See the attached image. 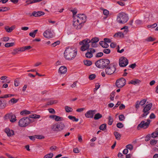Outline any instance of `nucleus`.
<instances>
[{"label": "nucleus", "instance_id": "obj_40", "mask_svg": "<svg viewBox=\"0 0 158 158\" xmlns=\"http://www.w3.org/2000/svg\"><path fill=\"white\" fill-rule=\"evenodd\" d=\"M152 138H156L158 136V131H155L153 133H152Z\"/></svg>", "mask_w": 158, "mask_h": 158}, {"label": "nucleus", "instance_id": "obj_13", "mask_svg": "<svg viewBox=\"0 0 158 158\" xmlns=\"http://www.w3.org/2000/svg\"><path fill=\"white\" fill-rule=\"evenodd\" d=\"M73 26L74 28L77 29H80L82 26V23H80L78 20V19H77L74 17L73 20Z\"/></svg>", "mask_w": 158, "mask_h": 158}, {"label": "nucleus", "instance_id": "obj_7", "mask_svg": "<svg viewBox=\"0 0 158 158\" xmlns=\"http://www.w3.org/2000/svg\"><path fill=\"white\" fill-rule=\"evenodd\" d=\"M150 120L149 119L147 120V122H145L144 121H142L137 126V129L139 130L140 128H143V129H145L147 128L150 123Z\"/></svg>", "mask_w": 158, "mask_h": 158}, {"label": "nucleus", "instance_id": "obj_24", "mask_svg": "<svg viewBox=\"0 0 158 158\" xmlns=\"http://www.w3.org/2000/svg\"><path fill=\"white\" fill-rule=\"evenodd\" d=\"M40 115L36 114H32L30 115L29 116V118H40Z\"/></svg>", "mask_w": 158, "mask_h": 158}, {"label": "nucleus", "instance_id": "obj_12", "mask_svg": "<svg viewBox=\"0 0 158 158\" xmlns=\"http://www.w3.org/2000/svg\"><path fill=\"white\" fill-rule=\"evenodd\" d=\"M74 17L77 19H78V20L82 23L86 21V17L84 14H79L77 15L74 16Z\"/></svg>", "mask_w": 158, "mask_h": 158}, {"label": "nucleus", "instance_id": "obj_61", "mask_svg": "<svg viewBox=\"0 0 158 158\" xmlns=\"http://www.w3.org/2000/svg\"><path fill=\"white\" fill-rule=\"evenodd\" d=\"M29 35L33 38H34L35 36V34L33 31L30 33H29Z\"/></svg>", "mask_w": 158, "mask_h": 158}, {"label": "nucleus", "instance_id": "obj_26", "mask_svg": "<svg viewBox=\"0 0 158 158\" xmlns=\"http://www.w3.org/2000/svg\"><path fill=\"white\" fill-rule=\"evenodd\" d=\"M31 113L30 111L27 110H23L20 112V114L22 115H27L31 114Z\"/></svg>", "mask_w": 158, "mask_h": 158}, {"label": "nucleus", "instance_id": "obj_53", "mask_svg": "<svg viewBox=\"0 0 158 158\" xmlns=\"http://www.w3.org/2000/svg\"><path fill=\"white\" fill-rule=\"evenodd\" d=\"M146 101V100L145 99H143V100H142L139 102L140 105L141 106H143L145 103Z\"/></svg>", "mask_w": 158, "mask_h": 158}, {"label": "nucleus", "instance_id": "obj_56", "mask_svg": "<svg viewBox=\"0 0 158 158\" xmlns=\"http://www.w3.org/2000/svg\"><path fill=\"white\" fill-rule=\"evenodd\" d=\"M128 27L127 26H125L124 27H123L121 28V30L125 29L124 31H126V32H128Z\"/></svg>", "mask_w": 158, "mask_h": 158}, {"label": "nucleus", "instance_id": "obj_2", "mask_svg": "<svg viewBox=\"0 0 158 158\" xmlns=\"http://www.w3.org/2000/svg\"><path fill=\"white\" fill-rule=\"evenodd\" d=\"M128 19L127 15L124 12H122L118 15L117 21L119 23L124 24L126 23Z\"/></svg>", "mask_w": 158, "mask_h": 158}, {"label": "nucleus", "instance_id": "obj_33", "mask_svg": "<svg viewBox=\"0 0 158 158\" xmlns=\"http://www.w3.org/2000/svg\"><path fill=\"white\" fill-rule=\"evenodd\" d=\"M115 37H123L124 36L122 32H118L116 33L114 35Z\"/></svg>", "mask_w": 158, "mask_h": 158}, {"label": "nucleus", "instance_id": "obj_50", "mask_svg": "<svg viewBox=\"0 0 158 158\" xmlns=\"http://www.w3.org/2000/svg\"><path fill=\"white\" fill-rule=\"evenodd\" d=\"M60 44V41H57L56 42H55L53 43L52 44V46L53 47H55L56 45L59 44Z\"/></svg>", "mask_w": 158, "mask_h": 158}, {"label": "nucleus", "instance_id": "obj_5", "mask_svg": "<svg viewBox=\"0 0 158 158\" xmlns=\"http://www.w3.org/2000/svg\"><path fill=\"white\" fill-rule=\"evenodd\" d=\"M31 120L28 117H24L21 118L19 122V125L20 127H25L27 126L31 123Z\"/></svg>", "mask_w": 158, "mask_h": 158}, {"label": "nucleus", "instance_id": "obj_55", "mask_svg": "<svg viewBox=\"0 0 158 158\" xmlns=\"http://www.w3.org/2000/svg\"><path fill=\"white\" fill-rule=\"evenodd\" d=\"M85 110V108H78L76 110V111L78 112H82L83 110Z\"/></svg>", "mask_w": 158, "mask_h": 158}, {"label": "nucleus", "instance_id": "obj_19", "mask_svg": "<svg viewBox=\"0 0 158 158\" xmlns=\"http://www.w3.org/2000/svg\"><path fill=\"white\" fill-rule=\"evenodd\" d=\"M67 69L65 66H61L59 68L58 70V72L60 74H65L67 72Z\"/></svg>", "mask_w": 158, "mask_h": 158}, {"label": "nucleus", "instance_id": "obj_27", "mask_svg": "<svg viewBox=\"0 0 158 158\" xmlns=\"http://www.w3.org/2000/svg\"><path fill=\"white\" fill-rule=\"evenodd\" d=\"M68 118L70 120H72L73 121H75L77 122L78 121L79 119L78 118H76L75 117L71 115H69L68 116Z\"/></svg>", "mask_w": 158, "mask_h": 158}, {"label": "nucleus", "instance_id": "obj_10", "mask_svg": "<svg viewBox=\"0 0 158 158\" xmlns=\"http://www.w3.org/2000/svg\"><path fill=\"white\" fill-rule=\"evenodd\" d=\"M126 82V80L123 78H121L117 80L116 85L118 88H121L125 85Z\"/></svg>", "mask_w": 158, "mask_h": 158}, {"label": "nucleus", "instance_id": "obj_39", "mask_svg": "<svg viewBox=\"0 0 158 158\" xmlns=\"http://www.w3.org/2000/svg\"><path fill=\"white\" fill-rule=\"evenodd\" d=\"M53 156V154L52 153H50L45 155L44 158H52Z\"/></svg>", "mask_w": 158, "mask_h": 158}, {"label": "nucleus", "instance_id": "obj_47", "mask_svg": "<svg viewBox=\"0 0 158 158\" xmlns=\"http://www.w3.org/2000/svg\"><path fill=\"white\" fill-rule=\"evenodd\" d=\"M126 148L127 149H129L130 150H131L133 149V146L131 144H128L126 146Z\"/></svg>", "mask_w": 158, "mask_h": 158}, {"label": "nucleus", "instance_id": "obj_59", "mask_svg": "<svg viewBox=\"0 0 158 158\" xmlns=\"http://www.w3.org/2000/svg\"><path fill=\"white\" fill-rule=\"evenodd\" d=\"M109 45L106 42H104V44H103V45L102 46V47L103 48H107L108 47Z\"/></svg>", "mask_w": 158, "mask_h": 158}, {"label": "nucleus", "instance_id": "obj_52", "mask_svg": "<svg viewBox=\"0 0 158 158\" xmlns=\"http://www.w3.org/2000/svg\"><path fill=\"white\" fill-rule=\"evenodd\" d=\"M117 52H118V53H123L124 52V49H122L120 50H119V45H118V47H117Z\"/></svg>", "mask_w": 158, "mask_h": 158}, {"label": "nucleus", "instance_id": "obj_63", "mask_svg": "<svg viewBox=\"0 0 158 158\" xmlns=\"http://www.w3.org/2000/svg\"><path fill=\"white\" fill-rule=\"evenodd\" d=\"M114 93H111L110 95V99L111 100L113 101L114 100Z\"/></svg>", "mask_w": 158, "mask_h": 158}, {"label": "nucleus", "instance_id": "obj_45", "mask_svg": "<svg viewBox=\"0 0 158 158\" xmlns=\"http://www.w3.org/2000/svg\"><path fill=\"white\" fill-rule=\"evenodd\" d=\"M125 118L123 114L119 115V120L121 121H124L125 119Z\"/></svg>", "mask_w": 158, "mask_h": 158}, {"label": "nucleus", "instance_id": "obj_9", "mask_svg": "<svg viewBox=\"0 0 158 158\" xmlns=\"http://www.w3.org/2000/svg\"><path fill=\"white\" fill-rule=\"evenodd\" d=\"M152 106V103H150L146 106L143 110V113L142 115L143 117H145L149 113V110Z\"/></svg>", "mask_w": 158, "mask_h": 158}, {"label": "nucleus", "instance_id": "obj_22", "mask_svg": "<svg viewBox=\"0 0 158 158\" xmlns=\"http://www.w3.org/2000/svg\"><path fill=\"white\" fill-rule=\"evenodd\" d=\"M140 81L138 79H135L130 81L129 84H131L134 85H136L139 84Z\"/></svg>", "mask_w": 158, "mask_h": 158}, {"label": "nucleus", "instance_id": "obj_32", "mask_svg": "<svg viewBox=\"0 0 158 158\" xmlns=\"http://www.w3.org/2000/svg\"><path fill=\"white\" fill-rule=\"evenodd\" d=\"M65 110L66 112H69L72 111L73 110V109L71 107L68 106H65Z\"/></svg>", "mask_w": 158, "mask_h": 158}, {"label": "nucleus", "instance_id": "obj_3", "mask_svg": "<svg viewBox=\"0 0 158 158\" xmlns=\"http://www.w3.org/2000/svg\"><path fill=\"white\" fill-rule=\"evenodd\" d=\"M110 63V60L107 59H102L97 60L95 63L96 66L100 69L106 68Z\"/></svg>", "mask_w": 158, "mask_h": 158}, {"label": "nucleus", "instance_id": "obj_30", "mask_svg": "<svg viewBox=\"0 0 158 158\" xmlns=\"http://www.w3.org/2000/svg\"><path fill=\"white\" fill-rule=\"evenodd\" d=\"M114 135L115 137V138L117 140H119L120 139L121 135L118 132H115Z\"/></svg>", "mask_w": 158, "mask_h": 158}, {"label": "nucleus", "instance_id": "obj_42", "mask_svg": "<svg viewBox=\"0 0 158 158\" xmlns=\"http://www.w3.org/2000/svg\"><path fill=\"white\" fill-rule=\"evenodd\" d=\"M157 141L155 139L151 140L150 141V144L152 145H154L157 143Z\"/></svg>", "mask_w": 158, "mask_h": 158}, {"label": "nucleus", "instance_id": "obj_1", "mask_svg": "<svg viewBox=\"0 0 158 158\" xmlns=\"http://www.w3.org/2000/svg\"><path fill=\"white\" fill-rule=\"evenodd\" d=\"M77 53V51L76 48L69 47L66 48L64 52V56L67 60H72L75 58Z\"/></svg>", "mask_w": 158, "mask_h": 158}, {"label": "nucleus", "instance_id": "obj_54", "mask_svg": "<svg viewBox=\"0 0 158 158\" xmlns=\"http://www.w3.org/2000/svg\"><path fill=\"white\" fill-rule=\"evenodd\" d=\"M135 23L136 24L139 25L142 24V21L141 20L138 19L136 20Z\"/></svg>", "mask_w": 158, "mask_h": 158}, {"label": "nucleus", "instance_id": "obj_34", "mask_svg": "<svg viewBox=\"0 0 158 158\" xmlns=\"http://www.w3.org/2000/svg\"><path fill=\"white\" fill-rule=\"evenodd\" d=\"M108 120L109 121L108 124L109 125H111L112 124L113 121V118L111 116H109L108 118Z\"/></svg>", "mask_w": 158, "mask_h": 158}, {"label": "nucleus", "instance_id": "obj_36", "mask_svg": "<svg viewBox=\"0 0 158 158\" xmlns=\"http://www.w3.org/2000/svg\"><path fill=\"white\" fill-rule=\"evenodd\" d=\"M18 101L17 99H16L15 98H12L11 99L9 102V103H11L12 104H14L16 103Z\"/></svg>", "mask_w": 158, "mask_h": 158}, {"label": "nucleus", "instance_id": "obj_57", "mask_svg": "<svg viewBox=\"0 0 158 158\" xmlns=\"http://www.w3.org/2000/svg\"><path fill=\"white\" fill-rule=\"evenodd\" d=\"M10 94H7L4 95L3 96H1L0 98H8L10 97L9 96Z\"/></svg>", "mask_w": 158, "mask_h": 158}, {"label": "nucleus", "instance_id": "obj_6", "mask_svg": "<svg viewBox=\"0 0 158 158\" xmlns=\"http://www.w3.org/2000/svg\"><path fill=\"white\" fill-rule=\"evenodd\" d=\"M64 127V125L63 123H60L52 124L51 126V129L54 131H58L63 130Z\"/></svg>", "mask_w": 158, "mask_h": 158}, {"label": "nucleus", "instance_id": "obj_29", "mask_svg": "<svg viewBox=\"0 0 158 158\" xmlns=\"http://www.w3.org/2000/svg\"><path fill=\"white\" fill-rule=\"evenodd\" d=\"M85 56L88 58H91L93 56V54L89 50L85 54Z\"/></svg>", "mask_w": 158, "mask_h": 158}, {"label": "nucleus", "instance_id": "obj_31", "mask_svg": "<svg viewBox=\"0 0 158 158\" xmlns=\"http://www.w3.org/2000/svg\"><path fill=\"white\" fill-rule=\"evenodd\" d=\"M102 116V115L101 114L98 113L95 115L94 118L95 120H97L101 118Z\"/></svg>", "mask_w": 158, "mask_h": 158}, {"label": "nucleus", "instance_id": "obj_21", "mask_svg": "<svg viewBox=\"0 0 158 158\" xmlns=\"http://www.w3.org/2000/svg\"><path fill=\"white\" fill-rule=\"evenodd\" d=\"M15 28V25L12 26L11 27H10L8 26H6L5 27V29L8 32H11Z\"/></svg>", "mask_w": 158, "mask_h": 158}, {"label": "nucleus", "instance_id": "obj_25", "mask_svg": "<svg viewBox=\"0 0 158 158\" xmlns=\"http://www.w3.org/2000/svg\"><path fill=\"white\" fill-rule=\"evenodd\" d=\"M42 0H33L31 1H27L26 2L27 3L25 5L26 6L28 4H32L33 3H35L37 2H40Z\"/></svg>", "mask_w": 158, "mask_h": 158}, {"label": "nucleus", "instance_id": "obj_46", "mask_svg": "<svg viewBox=\"0 0 158 158\" xmlns=\"http://www.w3.org/2000/svg\"><path fill=\"white\" fill-rule=\"evenodd\" d=\"M103 14L107 16L109 14V11L105 9H103Z\"/></svg>", "mask_w": 158, "mask_h": 158}, {"label": "nucleus", "instance_id": "obj_35", "mask_svg": "<svg viewBox=\"0 0 158 158\" xmlns=\"http://www.w3.org/2000/svg\"><path fill=\"white\" fill-rule=\"evenodd\" d=\"M14 45V43H7L5 44V46L7 48H8L11 47H12Z\"/></svg>", "mask_w": 158, "mask_h": 158}, {"label": "nucleus", "instance_id": "obj_64", "mask_svg": "<svg viewBox=\"0 0 158 158\" xmlns=\"http://www.w3.org/2000/svg\"><path fill=\"white\" fill-rule=\"evenodd\" d=\"M136 65L135 63L132 64L129 66V67L132 69H134L136 66Z\"/></svg>", "mask_w": 158, "mask_h": 158}, {"label": "nucleus", "instance_id": "obj_62", "mask_svg": "<svg viewBox=\"0 0 158 158\" xmlns=\"http://www.w3.org/2000/svg\"><path fill=\"white\" fill-rule=\"evenodd\" d=\"M9 40V38L8 37H5L2 38V41L5 42L8 41Z\"/></svg>", "mask_w": 158, "mask_h": 158}, {"label": "nucleus", "instance_id": "obj_14", "mask_svg": "<svg viewBox=\"0 0 158 158\" xmlns=\"http://www.w3.org/2000/svg\"><path fill=\"white\" fill-rule=\"evenodd\" d=\"M43 35L45 38L48 39L52 38L54 36L52 32L49 29L45 31L43 33Z\"/></svg>", "mask_w": 158, "mask_h": 158}, {"label": "nucleus", "instance_id": "obj_58", "mask_svg": "<svg viewBox=\"0 0 158 158\" xmlns=\"http://www.w3.org/2000/svg\"><path fill=\"white\" fill-rule=\"evenodd\" d=\"M71 11L72 12V13H73V17L74 16H74V15H75L76 14V13H77V10L75 9H73L71 10Z\"/></svg>", "mask_w": 158, "mask_h": 158}, {"label": "nucleus", "instance_id": "obj_20", "mask_svg": "<svg viewBox=\"0 0 158 158\" xmlns=\"http://www.w3.org/2000/svg\"><path fill=\"white\" fill-rule=\"evenodd\" d=\"M44 14V13L42 11H34L32 13V15L35 17L40 16Z\"/></svg>", "mask_w": 158, "mask_h": 158}, {"label": "nucleus", "instance_id": "obj_4", "mask_svg": "<svg viewBox=\"0 0 158 158\" xmlns=\"http://www.w3.org/2000/svg\"><path fill=\"white\" fill-rule=\"evenodd\" d=\"M90 43V40L86 38L80 42L79 44L82 45L81 50L82 51H85L88 49L89 47V43Z\"/></svg>", "mask_w": 158, "mask_h": 158}, {"label": "nucleus", "instance_id": "obj_28", "mask_svg": "<svg viewBox=\"0 0 158 158\" xmlns=\"http://www.w3.org/2000/svg\"><path fill=\"white\" fill-rule=\"evenodd\" d=\"M84 63L85 65L87 66H90L92 64L91 61L87 60H84Z\"/></svg>", "mask_w": 158, "mask_h": 158}, {"label": "nucleus", "instance_id": "obj_11", "mask_svg": "<svg viewBox=\"0 0 158 158\" xmlns=\"http://www.w3.org/2000/svg\"><path fill=\"white\" fill-rule=\"evenodd\" d=\"M128 61L126 57L122 56L120 58L119 64L121 67H125L128 64Z\"/></svg>", "mask_w": 158, "mask_h": 158}, {"label": "nucleus", "instance_id": "obj_43", "mask_svg": "<svg viewBox=\"0 0 158 158\" xmlns=\"http://www.w3.org/2000/svg\"><path fill=\"white\" fill-rule=\"evenodd\" d=\"M0 8V11H6L8 10V8L6 7H1Z\"/></svg>", "mask_w": 158, "mask_h": 158}, {"label": "nucleus", "instance_id": "obj_41", "mask_svg": "<svg viewBox=\"0 0 158 158\" xmlns=\"http://www.w3.org/2000/svg\"><path fill=\"white\" fill-rule=\"evenodd\" d=\"M106 125L105 124H102L99 127V129L102 130H104V129H106Z\"/></svg>", "mask_w": 158, "mask_h": 158}, {"label": "nucleus", "instance_id": "obj_51", "mask_svg": "<svg viewBox=\"0 0 158 158\" xmlns=\"http://www.w3.org/2000/svg\"><path fill=\"white\" fill-rule=\"evenodd\" d=\"M103 53L102 52H100L99 53H97L96 56H95L96 57H99L102 56L103 55Z\"/></svg>", "mask_w": 158, "mask_h": 158}, {"label": "nucleus", "instance_id": "obj_18", "mask_svg": "<svg viewBox=\"0 0 158 158\" xmlns=\"http://www.w3.org/2000/svg\"><path fill=\"white\" fill-rule=\"evenodd\" d=\"M4 131L8 137H11L14 135L15 134L14 131L8 127L6 128Z\"/></svg>", "mask_w": 158, "mask_h": 158}, {"label": "nucleus", "instance_id": "obj_48", "mask_svg": "<svg viewBox=\"0 0 158 158\" xmlns=\"http://www.w3.org/2000/svg\"><path fill=\"white\" fill-rule=\"evenodd\" d=\"M117 127L119 128H121L123 127V125L121 123H118L117 124Z\"/></svg>", "mask_w": 158, "mask_h": 158}, {"label": "nucleus", "instance_id": "obj_8", "mask_svg": "<svg viewBox=\"0 0 158 158\" xmlns=\"http://www.w3.org/2000/svg\"><path fill=\"white\" fill-rule=\"evenodd\" d=\"M116 70L115 66L112 64H110L105 69V72L106 74L110 75L113 74Z\"/></svg>", "mask_w": 158, "mask_h": 158}, {"label": "nucleus", "instance_id": "obj_17", "mask_svg": "<svg viewBox=\"0 0 158 158\" xmlns=\"http://www.w3.org/2000/svg\"><path fill=\"white\" fill-rule=\"evenodd\" d=\"M95 112V110H88L85 114V116L87 118H92Z\"/></svg>", "mask_w": 158, "mask_h": 158}, {"label": "nucleus", "instance_id": "obj_37", "mask_svg": "<svg viewBox=\"0 0 158 158\" xmlns=\"http://www.w3.org/2000/svg\"><path fill=\"white\" fill-rule=\"evenodd\" d=\"M155 39L151 37H149L145 39V40L148 42H152L154 41Z\"/></svg>", "mask_w": 158, "mask_h": 158}, {"label": "nucleus", "instance_id": "obj_15", "mask_svg": "<svg viewBox=\"0 0 158 158\" xmlns=\"http://www.w3.org/2000/svg\"><path fill=\"white\" fill-rule=\"evenodd\" d=\"M6 119H10V121L12 123H14L16 120V116L15 115L12 113L7 114L5 116Z\"/></svg>", "mask_w": 158, "mask_h": 158}, {"label": "nucleus", "instance_id": "obj_16", "mask_svg": "<svg viewBox=\"0 0 158 158\" xmlns=\"http://www.w3.org/2000/svg\"><path fill=\"white\" fill-rule=\"evenodd\" d=\"M99 41V39L97 37H94L90 40V43H91V46L93 48H96L97 47V43Z\"/></svg>", "mask_w": 158, "mask_h": 158}, {"label": "nucleus", "instance_id": "obj_49", "mask_svg": "<svg viewBox=\"0 0 158 158\" xmlns=\"http://www.w3.org/2000/svg\"><path fill=\"white\" fill-rule=\"evenodd\" d=\"M96 75L94 74H92L89 75V79L90 80H93L95 78Z\"/></svg>", "mask_w": 158, "mask_h": 158}, {"label": "nucleus", "instance_id": "obj_38", "mask_svg": "<svg viewBox=\"0 0 158 158\" xmlns=\"http://www.w3.org/2000/svg\"><path fill=\"white\" fill-rule=\"evenodd\" d=\"M55 120L56 121H61L63 120V118L62 117L56 115Z\"/></svg>", "mask_w": 158, "mask_h": 158}, {"label": "nucleus", "instance_id": "obj_60", "mask_svg": "<svg viewBox=\"0 0 158 158\" xmlns=\"http://www.w3.org/2000/svg\"><path fill=\"white\" fill-rule=\"evenodd\" d=\"M48 111L49 113H51L55 114V111L52 108H50L48 109Z\"/></svg>", "mask_w": 158, "mask_h": 158}, {"label": "nucleus", "instance_id": "obj_44", "mask_svg": "<svg viewBox=\"0 0 158 158\" xmlns=\"http://www.w3.org/2000/svg\"><path fill=\"white\" fill-rule=\"evenodd\" d=\"M103 52L105 54H108L110 53V50L108 48L105 49L103 50Z\"/></svg>", "mask_w": 158, "mask_h": 158}, {"label": "nucleus", "instance_id": "obj_23", "mask_svg": "<svg viewBox=\"0 0 158 158\" xmlns=\"http://www.w3.org/2000/svg\"><path fill=\"white\" fill-rule=\"evenodd\" d=\"M6 106V103L2 100L0 99V108L3 109Z\"/></svg>", "mask_w": 158, "mask_h": 158}]
</instances>
